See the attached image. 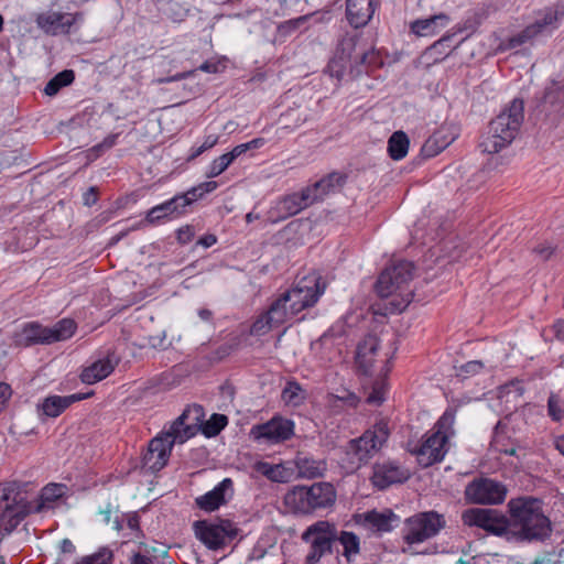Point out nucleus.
<instances>
[{"instance_id":"1","label":"nucleus","mask_w":564,"mask_h":564,"mask_svg":"<svg viewBox=\"0 0 564 564\" xmlns=\"http://www.w3.org/2000/svg\"><path fill=\"white\" fill-rule=\"evenodd\" d=\"M509 536L508 542L544 541L551 535L550 519L543 512L540 499L523 496L509 500Z\"/></svg>"},{"instance_id":"2","label":"nucleus","mask_w":564,"mask_h":564,"mask_svg":"<svg viewBox=\"0 0 564 564\" xmlns=\"http://www.w3.org/2000/svg\"><path fill=\"white\" fill-rule=\"evenodd\" d=\"M413 264L400 260L387 267L379 275L376 291L382 299H390L386 304L384 314L403 312L411 303L413 293L408 285L413 278Z\"/></svg>"},{"instance_id":"3","label":"nucleus","mask_w":564,"mask_h":564,"mask_svg":"<svg viewBox=\"0 0 564 564\" xmlns=\"http://www.w3.org/2000/svg\"><path fill=\"white\" fill-rule=\"evenodd\" d=\"M187 416L188 411L185 410L150 441L148 451L142 457L143 468L152 473L161 470L167 464L173 446L183 444L195 435V427L186 424Z\"/></svg>"},{"instance_id":"4","label":"nucleus","mask_w":564,"mask_h":564,"mask_svg":"<svg viewBox=\"0 0 564 564\" xmlns=\"http://www.w3.org/2000/svg\"><path fill=\"white\" fill-rule=\"evenodd\" d=\"M523 101L516 98L490 122L479 144L482 152L498 153L513 141L523 122Z\"/></svg>"},{"instance_id":"5","label":"nucleus","mask_w":564,"mask_h":564,"mask_svg":"<svg viewBox=\"0 0 564 564\" xmlns=\"http://www.w3.org/2000/svg\"><path fill=\"white\" fill-rule=\"evenodd\" d=\"M326 283L317 272H311L299 279L294 285L282 293L274 303H279L281 308L286 312V318L290 321L302 311L314 306L324 294Z\"/></svg>"},{"instance_id":"6","label":"nucleus","mask_w":564,"mask_h":564,"mask_svg":"<svg viewBox=\"0 0 564 564\" xmlns=\"http://www.w3.org/2000/svg\"><path fill=\"white\" fill-rule=\"evenodd\" d=\"M335 501L336 490L329 482L294 486L285 494L283 499L285 507L297 514H310L326 509L332 507Z\"/></svg>"},{"instance_id":"7","label":"nucleus","mask_w":564,"mask_h":564,"mask_svg":"<svg viewBox=\"0 0 564 564\" xmlns=\"http://www.w3.org/2000/svg\"><path fill=\"white\" fill-rule=\"evenodd\" d=\"M454 413L446 410L434 427L425 434L422 444L414 452L421 466L429 467L443 460L448 449V438L454 434Z\"/></svg>"},{"instance_id":"8","label":"nucleus","mask_w":564,"mask_h":564,"mask_svg":"<svg viewBox=\"0 0 564 564\" xmlns=\"http://www.w3.org/2000/svg\"><path fill=\"white\" fill-rule=\"evenodd\" d=\"M389 437L388 424L383 421L376 423L360 437L351 440L346 446V460L349 470H356L380 451Z\"/></svg>"},{"instance_id":"9","label":"nucleus","mask_w":564,"mask_h":564,"mask_svg":"<svg viewBox=\"0 0 564 564\" xmlns=\"http://www.w3.org/2000/svg\"><path fill=\"white\" fill-rule=\"evenodd\" d=\"M301 540L307 545L304 564H319L324 556L333 553V544L337 541V528L329 521L319 520L303 531Z\"/></svg>"},{"instance_id":"10","label":"nucleus","mask_w":564,"mask_h":564,"mask_svg":"<svg viewBox=\"0 0 564 564\" xmlns=\"http://www.w3.org/2000/svg\"><path fill=\"white\" fill-rule=\"evenodd\" d=\"M76 330V323L70 318H63L53 326H43L39 323L24 325L21 336L26 346L50 345L70 338Z\"/></svg>"},{"instance_id":"11","label":"nucleus","mask_w":564,"mask_h":564,"mask_svg":"<svg viewBox=\"0 0 564 564\" xmlns=\"http://www.w3.org/2000/svg\"><path fill=\"white\" fill-rule=\"evenodd\" d=\"M445 527V519L435 511L420 512L404 521L403 540L409 545L434 538Z\"/></svg>"},{"instance_id":"12","label":"nucleus","mask_w":564,"mask_h":564,"mask_svg":"<svg viewBox=\"0 0 564 564\" xmlns=\"http://www.w3.org/2000/svg\"><path fill=\"white\" fill-rule=\"evenodd\" d=\"M508 487L494 478L477 477L469 481L464 490L467 502L480 506H499L505 502Z\"/></svg>"},{"instance_id":"13","label":"nucleus","mask_w":564,"mask_h":564,"mask_svg":"<svg viewBox=\"0 0 564 564\" xmlns=\"http://www.w3.org/2000/svg\"><path fill=\"white\" fill-rule=\"evenodd\" d=\"M462 521L467 527L482 529L487 533L508 541L510 521L496 509L469 508L462 512Z\"/></svg>"},{"instance_id":"14","label":"nucleus","mask_w":564,"mask_h":564,"mask_svg":"<svg viewBox=\"0 0 564 564\" xmlns=\"http://www.w3.org/2000/svg\"><path fill=\"white\" fill-rule=\"evenodd\" d=\"M560 12L554 8L540 11L533 23L508 40L507 48H517L538 36L551 34L558 25Z\"/></svg>"},{"instance_id":"15","label":"nucleus","mask_w":564,"mask_h":564,"mask_svg":"<svg viewBox=\"0 0 564 564\" xmlns=\"http://www.w3.org/2000/svg\"><path fill=\"white\" fill-rule=\"evenodd\" d=\"M194 532L195 536L210 550L223 549L237 535V529L229 521L219 523L196 521Z\"/></svg>"},{"instance_id":"16","label":"nucleus","mask_w":564,"mask_h":564,"mask_svg":"<svg viewBox=\"0 0 564 564\" xmlns=\"http://www.w3.org/2000/svg\"><path fill=\"white\" fill-rule=\"evenodd\" d=\"M312 204L313 198L310 196V191L303 188L301 192L292 193L278 199L269 210V219L272 223L285 220Z\"/></svg>"},{"instance_id":"17","label":"nucleus","mask_w":564,"mask_h":564,"mask_svg":"<svg viewBox=\"0 0 564 564\" xmlns=\"http://www.w3.org/2000/svg\"><path fill=\"white\" fill-rule=\"evenodd\" d=\"M250 434L257 441L264 440L268 443L276 444L293 436L294 423L291 420L275 416L267 423L254 425Z\"/></svg>"},{"instance_id":"18","label":"nucleus","mask_w":564,"mask_h":564,"mask_svg":"<svg viewBox=\"0 0 564 564\" xmlns=\"http://www.w3.org/2000/svg\"><path fill=\"white\" fill-rule=\"evenodd\" d=\"M82 19V13L46 11L37 14L35 22L44 33L57 35L67 34L70 28Z\"/></svg>"},{"instance_id":"19","label":"nucleus","mask_w":564,"mask_h":564,"mask_svg":"<svg viewBox=\"0 0 564 564\" xmlns=\"http://www.w3.org/2000/svg\"><path fill=\"white\" fill-rule=\"evenodd\" d=\"M188 200L184 194L175 195L171 199L152 207L145 216L150 224H158L164 220L176 219L187 213Z\"/></svg>"},{"instance_id":"20","label":"nucleus","mask_w":564,"mask_h":564,"mask_svg":"<svg viewBox=\"0 0 564 564\" xmlns=\"http://www.w3.org/2000/svg\"><path fill=\"white\" fill-rule=\"evenodd\" d=\"M409 476V471L397 463L387 462L375 465L371 479L375 487L386 489L393 484L408 480Z\"/></svg>"},{"instance_id":"21","label":"nucleus","mask_w":564,"mask_h":564,"mask_svg":"<svg viewBox=\"0 0 564 564\" xmlns=\"http://www.w3.org/2000/svg\"><path fill=\"white\" fill-rule=\"evenodd\" d=\"M31 512H34L31 502L23 498L14 499L13 503L8 505L0 514V531L10 534Z\"/></svg>"},{"instance_id":"22","label":"nucleus","mask_w":564,"mask_h":564,"mask_svg":"<svg viewBox=\"0 0 564 564\" xmlns=\"http://www.w3.org/2000/svg\"><path fill=\"white\" fill-rule=\"evenodd\" d=\"M234 494V485L230 478L223 479L214 489L196 498V505L205 511H215L226 503Z\"/></svg>"},{"instance_id":"23","label":"nucleus","mask_w":564,"mask_h":564,"mask_svg":"<svg viewBox=\"0 0 564 564\" xmlns=\"http://www.w3.org/2000/svg\"><path fill=\"white\" fill-rule=\"evenodd\" d=\"M286 322H289L286 318V312L281 308L279 303H274L273 301L268 311L253 322L250 328V334L254 336H262L269 333L272 328L279 327Z\"/></svg>"},{"instance_id":"24","label":"nucleus","mask_w":564,"mask_h":564,"mask_svg":"<svg viewBox=\"0 0 564 564\" xmlns=\"http://www.w3.org/2000/svg\"><path fill=\"white\" fill-rule=\"evenodd\" d=\"M290 463L294 468V476L302 479L322 477L327 469L325 460L316 459L303 453H299Z\"/></svg>"},{"instance_id":"25","label":"nucleus","mask_w":564,"mask_h":564,"mask_svg":"<svg viewBox=\"0 0 564 564\" xmlns=\"http://www.w3.org/2000/svg\"><path fill=\"white\" fill-rule=\"evenodd\" d=\"M117 360L113 355L97 358L80 373V380L86 384H94L107 378L116 368Z\"/></svg>"},{"instance_id":"26","label":"nucleus","mask_w":564,"mask_h":564,"mask_svg":"<svg viewBox=\"0 0 564 564\" xmlns=\"http://www.w3.org/2000/svg\"><path fill=\"white\" fill-rule=\"evenodd\" d=\"M376 6V0H347L346 15L350 25L355 29L367 25L375 13Z\"/></svg>"},{"instance_id":"27","label":"nucleus","mask_w":564,"mask_h":564,"mask_svg":"<svg viewBox=\"0 0 564 564\" xmlns=\"http://www.w3.org/2000/svg\"><path fill=\"white\" fill-rule=\"evenodd\" d=\"M90 393H75L70 395H51L43 400L40 410L45 416L56 417L62 414L70 404L88 398Z\"/></svg>"},{"instance_id":"28","label":"nucleus","mask_w":564,"mask_h":564,"mask_svg":"<svg viewBox=\"0 0 564 564\" xmlns=\"http://www.w3.org/2000/svg\"><path fill=\"white\" fill-rule=\"evenodd\" d=\"M253 469L274 482H289L294 477V468L290 462L283 464H271L268 462H257Z\"/></svg>"},{"instance_id":"29","label":"nucleus","mask_w":564,"mask_h":564,"mask_svg":"<svg viewBox=\"0 0 564 564\" xmlns=\"http://www.w3.org/2000/svg\"><path fill=\"white\" fill-rule=\"evenodd\" d=\"M449 17L445 13L417 19L410 23V31L416 36H433L447 26Z\"/></svg>"},{"instance_id":"30","label":"nucleus","mask_w":564,"mask_h":564,"mask_svg":"<svg viewBox=\"0 0 564 564\" xmlns=\"http://www.w3.org/2000/svg\"><path fill=\"white\" fill-rule=\"evenodd\" d=\"M68 488L64 484H48L42 490L39 501L33 506L34 512L41 513L45 510L54 509L59 501L64 499Z\"/></svg>"},{"instance_id":"31","label":"nucleus","mask_w":564,"mask_h":564,"mask_svg":"<svg viewBox=\"0 0 564 564\" xmlns=\"http://www.w3.org/2000/svg\"><path fill=\"white\" fill-rule=\"evenodd\" d=\"M399 520V517L391 510H372L364 514V524L373 532H389L398 524Z\"/></svg>"},{"instance_id":"32","label":"nucleus","mask_w":564,"mask_h":564,"mask_svg":"<svg viewBox=\"0 0 564 564\" xmlns=\"http://www.w3.org/2000/svg\"><path fill=\"white\" fill-rule=\"evenodd\" d=\"M344 183L345 176L339 173H330L313 185L305 187V191H310V196H312L313 203H315L330 193L334 188L340 187Z\"/></svg>"},{"instance_id":"33","label":"nucleus","mask_w":564,"mask_h":564,"mask_svg":"<svg viewBox=\"0 0 564 564\" xmlns=\"http://www.w3.org/2000/svg\"><path fill=\"white\" fill-rule=\"evenodd\" d=\"M379 348V339L375 335H368L357 347V362L365 372H368L373 364V356Z\"/></svg>"},{"instance_id":"34","label":"nucleus","mask_w":564,"mask_h":564,"mask_svg":"<svg viewBox=\"0 0 564 564\" xmlns=\"http://www.w3.org/2000/svg\"><path fill=\"white\" fill-rule=\"evenodd\" d=\"M454 138L446 130L440 129L435 131L423 144L421 152L425 158H434L446 149Z\"/></svg>"},{"instance_id":"35","label":"nucleus","mask_w":564,"mask_h":564,"mask_svg":"<svg viewBox=\"0 0 564 564\" xmlns=\"http://www.w3.org/2000/svg\"><path fill=\"white\" fill-rule=\"evenodd\" d=\"M409 138L403 131H395L388 140V152L391 159L402 160L409 151Z\"/></svg>"},{"instance_id":"36","label":"nucleus","mask_w":564,"mask_h":564,"mask_svg":"<svg viewBox=\"0 0 564 564\" xmlns=\"http://www.w3.org/2000/svg\"><path fill=\"white\" fill-rule=\"evenodd\" d=\"M306 399L305 391L296 381H289L282 391V400L285 404L299 406Z\"/></svg>"},{"instance_id":"37","label":"nucleus","mask_w":564,"mask_h":564,"mask_svg":"<svg viewBox=\"0 0 564 564\" xmlns=\"http://www.w3.org/2000/svg\"><path fill=\"white\" fill-rule=\"evenodd\" d=\"M337 541L343 545V555L350 561L352 556L357 555L360 551L359 538L349 531L337 532Z\"/></svg>"},{"instance_id":"38","label":"nucleus","mask_w":564,"mask_h":564,"mask_svg":"<svg viewBox=\"0 0 564 564\" xmlns=\"http://www.w3.org/2000/svg\"><path fill=\"white\" fill-rule=\"evenodd\" d=\"M75 79V74L72 69H65L55 75L45 86L44 93L47 96H54L58 90L67 85H70Z\"/></svg>"},{"instance_id":"39","label":"nucleus","mask_w":564,"mask_h":564,"mask_svg":"<svg viewBox=\"0 0 564 564\" xmlns=\"http://www.w3.org/2000/svg\"><path fill=\"white\" fill-rule=\"evenodd\" d=\"M547 415L554 422L564 420V394L558 392H551L547 399Z\"/></svg>"},{"instance_id":"40","label":"nucleus","mask_w":564,"mask_h":564,"mask_svg":"<svg viewBox=\"0 0 564 564\" xmlns=\"http://www.w3.org/2000/svg\"><path fill=\"white\" fill-rule=\"evenodd\" d=\"M217 187L218 183L216 181L203 182L197 186L189 188L186 193H184V196L191 206L194 202L204 197V195L214 192Z\"/></svg>"},{"instance_id":"41","label":"nucleus","mask_w":564,"mask_h":564,"mask_svg":"<svg viewBox=\"0 0 564 564\" xmlns=\"http://www.w3.org/2000/svg\"><path fill=\"white\" fill-rule=\"evenodd\" d=\"M306 121V116H301L299 109H289L280 117L282 130H293Z\"/></svg>"},{"instance_id":"42","label":"nucleus","mask_w":564,"mask_h":564,"mask_svg":"<svg viewBox=\"0 0 564 564\" xmlns=\"http://www.w3.org/2000/svg\"><path fill=\"white\" fill-rule=\"evenodd\" d=\"M232 159L229 156L228 153H224L220 156L216 158L212 161V163L208 165L205 175L208 178H214L220 175L223 172H225L228 166L232 163Z\"/></svg>"},{"instance_id":"43","label":"nucleus","mask_w":564,"mask_h":564,"mask_svg":"<svg viewBox=\"0 0 564 564\" xmlns=\"http://www.w3.org/2000/svg\"><path fill=\"white\" fill-rule=\"evenodd\" d=\"M113 561V553L109 547H100L96 553L84 556L75 564H111Z\"/></svg>"},{"instance_id":"44","label":"nucleus","mask_w":564,"mask_h":564,"mask_svg":"<svg viewBox=\"0 0 564 564\" xmlns=\"http://www.w3.org/2000/svg\"><path fill=\"white\" fill-rule=\"evenodd\" d=\"M358 36L356 34H346L338 43V52L340 61L351 59L352 52L356 48Z\"/></svg>"},{"instance_id":"45","label":"nucleus","mask_w":564,"mask_h":564,"mask_svg":"<svg viewBox=\"0 0 564 564\" xmlns=\"http://www.w3.org/2000/svg\"><path fill=\"white\" fill-rule=\"evenodd\" d=\"M228 423L227 416L224 414H213L204 425V433L207 436L217 435Z\"/></svg>"},{"instance_id":"46","label":"nucleus","mask_w":564,"mask_h":564,"mask_svg":"<svg viewBox=\"0 0 564 564\" xmlns=\"http://www.w3.org/2000/svg\"><path fill=\"white\" fill-rule=\"evenodd\" d=\"M485 365L480 360H470L457 368L456 375L463 379L469 378L479 373Z\"/></svg>"},{"instance_id":"47","label":"nucleus","mask_w":564,"mask_h":564,"mask_svg":"<svg viewBox=\"0 0 564 564\" xmlns=\"http://www.w3.org/2000/svg\"><path fill=\"white\" fill-rule=\"evenodd\" d=\"M102 516V522L105 524H112V528L117 531H120L122 529L121 521L119 519L118 510H113L112 506L110 503H107L105 509H101L99 512Z\"/></svg>"},{"instance_id":"48","label":"nucleus","mask_w":564,"mask_h":564,"mask_svg":"<svg viewBox=\"0 0 564 564\" xmlns=\"http://www.w3.org/2000/svg\"><path fill=\"white\" fill-rule=\"evenodd\" d=\"M545 99L551 104H564V84L553 85L552 87L547 88L545 93Z\"/></svg>"},{"instance_id":"49","label":"nucleus","mask_w":564,"mask_h":564,"mask_svg":"<svg viewBox=\"0 0 564 564\" xmlns=\"http://www.w3.org/2000/svg\"><path fill=\"white\" fill-rule=\"evenodd\" d=\"M118 137H119L118 133H112V134L107 135L102 142L93 147L90 149V152H94V153H96V155H98L100 152L112 148L117 143Z\"/></svg>"},{"instance_id":"50","label":"nucleus","mask_w":564,"mask_h":564,"mask_svg":"<svg viewBox=\"0 0 564 564\" xmlns=\"http://www.w3.org/2000/svg\"><path fill=\"white\" fill-rule=\"evenodd\" d=\"M383 400H384L383 386L381 383L380 384L378 383L372 388V391L368 394L367 402L369 404L379 405L383 402Z\"/></svg>"},{"instance_id":"51","label":"nucleus","mask_w":564,"mask_h":564,"mask_svg":"<svg viewBox=\"0 0 564 564\" xmlns=\"http://www.w3.org/2000/svg\"><path fill=\"white\" fill-rule=\"evenodd\" d=\"M176 235H177V240L185 245V243H188L192 238L194 237V229L192 226H184V227H181L177 231H176Z\"/></svg>"},{"instance_id":"52","label":"nucleus","mask_w":564,"mask_h":564,"mask_svg":"<svg viewBox=\"0 0 564 564\" xmlns=\"http://www.w3.org/2000/svg\"><path fill=\"white\" fill-rule=\"evenodd\" d=\"M553 251H554L553 247L549 243H541L533 249V252L541 260H547L552 256Z\"/></svg>"},{"instance_id":"53","label":"nucleus","mask_w":564,"mask_h":564,"mask_svg":"<svg viewBox=\"0 0 564 564\" xmlns=\"http://www.w3.org/2000/svg\"><path fill=\"white\" fill-rule=\"evenodd\" d=\"M11 393L12 391L10 386L4 382H0V410L3 409L7 401L11 397Z\"/></svg>"},{"instance_id":"54","label":"nucleus","mask_w":564,"mask_h":564,"mask_svg":"<svg viewBox=\"0 0 564 564\" xmlns=\"http://www.w3.org/2000/svg\"><path fill=\"white\" fill-rule=\"evenodd\" d=\"M192 73L193 72L177 73V74H175L174 76H171V77L159 78V79H156V83L158 84H164V83L178 82V80L187 78L189 75H192Z\"/></svg>"},{"instance_id":"55","label":"nucleus","mask_w":564,"mask_h":564,"mask_svg":"<svg viewBox=\"0 0 564 564\" xmlns=\"http://www.w3.org/2000/svg\"><path fill=\"white\" fill-rule=\"evenodd\" d=\"M247 151H249V147H248V144L246 142V143H241V144L236 145L230 152H227V153L232 159V161H235L237 158H239L240 155H242Z\"/></svg>"},{"instance_id":"56","label":"nucleus","mask_w":564,"mask_h":564,"mask_svg":"<svg viewBox=\"0 0 564 564\" xmlns=\"http://www.w3.org/2000/svg\"><path fill=\"white\" fill-rule=\"evenodd\" d=\"M219 137L217 134H209L204 139V142L200 144L202 148L207 151L214 148L218 143Z\"/></svg>"},{"instance_id":"57","label":"nucleus","mask_w":564,"mask_h":564,"mask_svg":"<svg viewBox=\"0 0 564 564\" xmlns=\"http://www.w3.org/2000/svg\"><path fill=\"white\" fill-rule=\"evenodd\" d=\"M216 242H217L216 236L205 235L204 237L199 238L197 243L205 248H209V247L214 246Z\"/></svg>"},{"instance_id":"58","label":"nucleus","mask_w":564,"mask_h":564,"mask_svg":"<svg viewBox=\"0 0 564 564\" xmlns=\"http://www.w3.org/2000/svg\"><path fill=\"white\" fill-rule=\"evenodd\" d=\"M338 399L352 408L358 404V398L351 392H346L344 395L338 397Z\"/></svg>"},{"instance_id":"59","label":"nucleus","mask_w":564,"mask_h":564,"mask_svg":"<svg viewBox=\"0 0 564 564\" xmlns=\"http://www.w3.org/2000/svg\"><path fill=\"white\" fill-rule=\"evenodd\" d=\"M139 524H140L139 517L137 514L128 516L127 525L129 529H131L132 531H138Z\"/></svg>"},{"instance_id":"60","label":"nucleus","mask_w":564,"mask_h":564,"mask_svg":"<svg viewBox=\"0 0 564 564\" xmlns=\"http://www.w3.org/2000/svg\"><path fill=\"white\" fill-rule=\"evenodd\" d=\"M61 551L63 553H73L75 551V545L68 539H64L61 542Z\"/></svg>"},{"instance_id":"61","label":"nucleus","mask_w":564,"mask_h":564,"mask_svg":"<svg viewBox=\"0 0 564 564\" xmlns=\"http://www.w3.org/2000/svg\"><path fill=\"white\" fill-rule=\"evenodd\" d=\"M131 564H152V561L150 557L141 554H134Z\"/></svg>"},{"instance_id":"62","label":"nucleus","mask_w":564,"mask_h":564,"mask_svg":"<svg viewBox=\"0 0 564 564\" xmlns=\"http://www.w3.org/2000/svg\"><path fill=\"white\" fill-rule=\"evenodd\" d=\"M556 337L564 340V321H557L554 324Z\"/></svg>"},{"instance_id":"63","label":"nucleus","mask_w":564,"mask_h":564,"mask_svg":"<svg viewBox=\"0 0 564 564\" xmlns=\"http://www.w3.org/2000/svg\"><path fill=\"white\" fill-rule=\"evenodd\" d=\"M247 144L249 147V150L259 149V148H261L264 144V139L257 138V139H253V140L249 141V142H247Z\"/></svg>"},{"instance_id":"64","label":"nucleus","mask_w":564,"mask_h":564,"mask_svg":"<svg viewBox=\"0 0 564 564\" xmlns=\"http://www.w3.org/2000/svg\"><path fill=\"white\" fill-rule=\"evenodd\" d=\"M555 447L564 456V434L555 440Z\"/></svg>"}]
</instances>
